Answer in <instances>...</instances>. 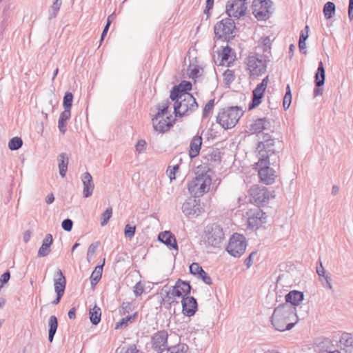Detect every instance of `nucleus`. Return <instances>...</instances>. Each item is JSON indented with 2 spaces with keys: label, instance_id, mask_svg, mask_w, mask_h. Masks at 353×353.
Masks as SVG:
<instances>
[{
  "label": "nucleus",
  "instance_id": "obj_1",
  "mask_svg": "<svg viewBox=\"0 0 353 353\" xmlns=\"http://www.w3.org/2000/svg\"><path fill=\"white\" fill-rule=\"evenodd\" d=\"M261 139L257 143L256 148V157L260 163H264V161H273V163H279V149L281 142L274 138L272 135L268 133L263 132Z\"/></svg>",
  "mask_w": 353,
  "mask_h": 353
},
{
  "label": "nucleus",
  "instance_id": "obj_2",
  "mask_svg": "<svg viewBox=\"0 0 353 353\" xmlns=\"http://www.w3.org/2000/svg\"><path fill=\"white\" fill-rule=\"evenodd\" d=\"M294 317L299 318L296 307L288 303H283L276 307L271 317V323L275 330L283 332L292 329L294 323L291 322Z\"/></svg>",
  "mask_w": 353,
  "mask_h": 353
},
{
  "label": "nucleus",
  "instance_id": "obj_3",
  "mask_svg": "<svg viewBox=\"0 0 353 353\" xmlns=\"http://www.w3.org/2000/svg\"><path fill=\"white\" fill-rule=\"evenodd\" d=\"M243 112L239 106L223 108L219 110L216 121L223 129H231L236 125Z\"/></svg>",
  "mask_w": 353,
  "mask_h": 353
},
{
  "label": "nucleus",
  "instance_id": "obj_4",
  "mask_svg": "<svg viewBox=\"0 0 353 353\" xmlns=\"http://www.w3.org/2000/svg\"><path fill=\"white\" fill-rule=\"evenodd\" d=\"M212 178L207 172L196 173V176L188 183V188L194 197L202 196L210 190Z\"/></svg>",
  "mask_w": 353,
  "mask_h": 353
},
{
  "label": "nucleus",
  "instance_id": "obj_5",
  "mask_svg": "<svg viewBox=\"0 0 353 353\" xmlns=\"http://www.w3.org/2000/svg\"><path fill=\"white\" fill-rule=\"evenodd\" d=\"M236 26L231 17H226L218 21L214 26V32L217 39L230 41L236 35Z\"/></svg>",
  "mask_w": 353,
  "mask_h": 353
},
{
  "label": "nucleus",
  "instance_id": "obj_6",
  "mask_svg": "<svg viewBox=\"0 0 353 353\" xmlns=\"http://www.w3.org/2000/svg\"><path fill=\"white\" fill-rule=\"evenodd\" d=\"M267 59L258 53H250L245 59L246 69L250 77H259L265 72Z\"/></svg>",
  "mask_w": 353,
  "mask_h": 353
},
{
  "label": "nucleus",
  "instance_id": "obj_7",
  "mask_svg": "<svg viewBox=\"0 0 353 353\" xmlns=\"http://www.w3.org/2000/svg\"><path fill=\"white\" fill-rule=\"evenodd\" d=\"M198 108L196 99L192 94H185L183 99L174 103V113L177 117L190 115Z\"/></svg>",
  "mask_w": 353,
  "mask_h": 353
},
{
  "label": "nucleus",
  "instance_id": "obj_8",
  "mask_svg": "<svg viewBox=\"0 0 353 353\" xmlns=\"http://www.w3.org/2000/svg\"><path fill=\"white\" fill-rule=\"evenodd\" d=\"M225 239V234L222 227L217 223H212L206 226L204 233V240L208 245L212 247H219Z\"/></svg>",
  "mask_w": 353,
  "mask_h": 353
},
{
  "label": "nucleus",
  "instance_id": "obj_9",
  "mask_svg": "<svg viewBox=\"0 0 353 353\" xmlns=\"http://www.w3.org/2000/svg\"><path fill=\"white\" fill-rule=\"evenodd\" d=\"M247 242L245 237L240 234H234L226 247L227 252L234 257H240L245 251Z\"/></svg>",
  "mask_w": 353,
  "mask_h": 353
},
{
  "label": "nucleus",
  "instance_id": "obj_10",
  "mask_svg": "<svg viewBox=\"0 0 353 353\" xmlns=\"http://www.w3.org/2000/svg\"><path fill=\"white\" fill-rule=\"evenodd\" d=\"M271 165H279V163H273V161H268L261 164L260 161H257L255 164L260 181L266 185L272 184L276 177L275 170L270 168Z\"/></svg>",
  "mask_w": 353,
  "mask_h": 353
},
{
  "label": "nucleus",
  "instance_id": "obj_11",
  "mask_svg": "<svg viewBox=\"0 0 353 353\" xmlns=\"http://www.w3.org/2000/svg\"><path fill=\"white\" fill-rule=\"evenodd\" d=\"M250 202L257 206L267 204L270 199V192L265 187L253 185L249 190Z\"/></svg>",
  "mask_w": 353,
  "mask_h": 353
},
{
  "label": "nucleus",
  "instance_id": "obj_12",
  "mask_svg": "<svg viewBox=\"0 0 353 353\" xmlns=\"http://www.w3.org/2000/svg\"><path fill=\"white\" fill-rule=\"evenodd\" d=\"M272 6L271 0H254L252 3V14L258 20H266L270 17V10Z\"/></svg>",
  "mask_w": 353,
  "mask_h": 353
},
{
  "label": "nucleus",
  "instance_id": "obj_13",
  "mask_svg": "<svg viewBox=\"0 0 353 353\" xmlns=\"http://www.w3.org/2000/svg\"><path fill=\"white\" fill-rule=\"evenodd\" d=\"M247 10L246 3L237 0H230L225 6V12L229 17L239 19L245 14Z\"/></svg>",
  "mask_w": 353,
  "mask_h": 353
},
{
  "label": "nucleus",
  "instance_id": "obj_14",
  "mask_svg": "<svg viewBox=\"0 0 353 353\" xmlns=\"http://www.w3.org/2000/svg\"><path fill=\"white\" fill-rule=\"evenodd\" d=\"M248 223L250 228H259L266 223L267 215L259 208L250 209L248 212Z\"/></svg>",
  "mask_w": 353,
  "mask_h": 353
},
{
  "label": "nucleus",
  "instance_id": "obj_15",
  "mask_svg": "<svg viewBox=\"0 0 353 353\" xmlns=\"http://www.w3.org/2000/svg\"><path fill=\"white\" fill-rule=\"evenodd\" d=\"M168 332L165 330H161L156 332L151 339L152 349L157 353H161L168 347Z\"/></svg>",
  "mask_w": 353,
  "mask_h": 353
},
{
  "label": "nucleus",
  "instance_id": "obj_16",
  "mask_svg": "<svg viewBox=\"0 0 353 353\" xmlns=\"http://www.w3.org/2000/svg\"><path fill=\"white\" fill-rule=\"evenodd\" d=\"M182 211L188 217L199 216L202 212L199 201L195 199H189L182 205Z\"/></svg>",
  "mask_w": 353,
  "mask_h": 353
},
{
  "label": "nucleus",
  "instance_id": "obj_17",
  "mask_svg": "<svg viewBox=\"0 0 353 353\" xmlns=\"http://www.w3.org/2000/svg\"><path fill=\"white\" fill-rule=\"evenodd\" d=\"M192 287L188 281H182L179 279L172 289V294L175 295L178 298L188 296L190 293Z\"/></svg>",
  "mask_w": 353,
  "mask_h": 353
},
{
  "label": "nucleus",
  "instance_id": "obj_18",
  "mask_svg": "<svg viewBox=\"0 0 353 353\" xmlns=\"http://www.w3.org/2000/svg\"><path fill=\"white\" fill-rule=\"evenodd\" d=\"M182 312L186 316H192L198 308L196 299L193 296L183 297L181 301Z\"/></svg>",
  "mask_w": 353,
  "mask_h": 353
},
{
  "label": "nucleus",
  "instance_id": "obj_19",
  "mask_svg": "<svg viewBox=\"0 0 353 353\" xmlns=\"http://www.w3.org/2000/svg\"><path fill=\"white\" fill-rule=\"evenodd\" d=\"M316 353H327L334 347L332 341L326 337H318L314 339L313 346Z\"/></svg>",
  "mask_w": 353,
  "mask_h": 353
},
{
  "label": "nucleus",
  "instance_id": "obj_20",
  "mask_svg": "<svg viewBox=\"0 0 353 353\" xmlns=\"http://www.w3.org/2000/svg\"><path fill=\"white\" fill-rule=\"evenodd\" d=\"M325 82V69L321 61L319 63L317 71L314 75V83L316 86L314 89L313 94L314 97L321 96L323 94V89L320 87L324 84Z\"/></svg>",
  "mask_w": 353,
  "mask_h": 353
},
{
  "label": "nucleus",
  "instance_id": "obj_21",
  "mask_svg": "<svg viewBox=\"0 0 353 353\" xmlns=\"http://www.w3.org/2000/svg\"><path fill=\"white\" fill-rule=\"evenodd\" d=\"M81 181L83 185V197H90L94 189V183L92 175L88 172L83 173L81 176Z\"/></svg>",
  "mask_w": 353,
  "mask_h": 353
},
{
  "label": "nucleus",
  "instance_id": "obj_22",
  "mask_svg": "<svg viewBox=\"0 0 353 353\" xmlns=\"http://www.w3.org/2000/svg\"><path fill=\"white\" fill-rule=\"evenodd\" d=\"M270 128L271 123L268 119L259 118L250 125L249 130L252 133H260L263 130H270Z\"/></svg>",
  "mask_w": 353,
  "mask_h": 353
},
{
  "label": "nucleus",
  "instance_id": "obj_23",
  "mask_svg": "<svg viewBox=\"0 0 353 353\" xmlns=\"http://www.w3.org/2000/svg\"><path fill=\"white\" fill-rule=\"evenodd\" d=\"M339 343L341 350L345 351L346 353L353 352V334L347 332L343 333Z\"/></svg>",
  "mask_w": 353,
  "mask_h": 353
},
{
  "label": "nucleus",
  "instance_id": "obj_24",
  "mask_svg": "<svg viewBox=\"0 0 353 353\" xmlns=\"http://www.w3.org/2000/svg\"><path fill=\"white\" fill-rule=\"evenodd\" d=\"M158 239L171 249L178 250V245L175 236L170 231L159 233Z\"/></svg>",
  "mask_w": 353,
  "mask_h": 353
},
{
  "label": "nucleus",
  "instance_id": "obj_25",
  "mask_svg": "<svg viewBox=\"0 0 353 353\" xmlns=\"http://www.w3.org/2000/svg\"><path fill=\"white\" fill-rule=\"evenodd\" d=\"M304 294L302 292L297 290L290 291L285 295V303L295 307L303 300Z\"/></svg>",
  "mask_w": 353,
  "mask_h": 353
},
{
  "label": "nucleus",
  "instance_id": "obj_26",
  "mask_svg": "<svg viewBox=\"0 0 353 353\" xmlns=\"http://www.w3.org/2000/svg\"><path fill=\"white\" fill-rule=\"evenodd\" d=\"M54 290L56 293L63 294L65 289L66 280L62 271L58 269L54 274Z\"/></svg>",
  "mask_w": 353,
  "mask_h": 353
},
{
  "label": "nucleus",
  "instance_id": "obj_27",
  "mask_svg": "<svg viewBox=\"0 0 353 353\" xmlns=\"http://www.w3.org/2000/svg\"><path fill=\"white\" fill-rule=\"evenodd\" d=\"M202 137L201 136H194L191 140L189 150V156L194 159L199 154L202 145Z\"/></svg>",
  "mask_w": 353,
  "mask_h": 353
},
{
  "label": "nucleus",
  "instance_id": "obj_28",
  "mask_svg": "<svg viewBox=\"0 0 353 353\" xmlns=\"http://www.w3.org/2000/svg\"><path fill=\"white\" fill-rule=\"evenodd\" d=\"M265 91V89L256 85L252 91V101L249 104V110H252L257 107L261 103Z\"/></svg>",
  "mask_w": 353,
  "mask_h": 353
},
{
  "label": "nucleus",
  "instance_id": "obj_29",
  "mask_svg": "<svg viewBox=\"0 0 353 353\" xmlns=\"http://www.w3.org/2000/svg\"><path fill=\"white\" fill-rule=\"evenodd\" d=\"M172 116L167 117V119H161L158 121V123H155L156 121H153V126L155 131L164 133L168 131L170 128L173 125L174 120L172 121H170Z\"/></svg>",
  "mask_w": 353,
  "mask_h": 353
},
{
  "label": "nucleus",
  "instance_id": "obj_30",
  "mask_svg": "<svg viewBox=\"0 0 353 353\" xmlns=\"http://www.w3.org/2000/svg\"><path fill=\"white\" fill-rule=\"evenodd\" d=\"M53 239L50 234H48L43 240L42 245L39 249L38 256L44 257L48 256L50 252V246L52 244Z\"/></svg>",
  "mask_w": 353,
  "mask_h": 353
},
{
  "label": "nucleus",
  "instance_id": "obj_31",
  "mask_svg": "<svg viewBox=\"0 0 353 353\" xmlns=\"http://www.w3.org/2000/svg\"><path fill=\"white\" fill-rule=\"evenodd\" d=\"M58 161L59 174L61 177H65L68 170V165L69 163V159L67 154L65 152L61 153L58 156Z\"/></svg>",
  "mask_w": 353,
  "mask_h": 353
},
{
  "label": "nucleus",
  "instance_id": "obj_32",
  "mask_svg": "<svg viewBox=\"0 0 353 353\" xmlns=\"http://www.w3.org/2000/svg\"><path fill=\"white\" fill-rule=\"evenodd\" d=\"M58 327V320L55 316H51L48 320V340L52 342Z\"/></svg>",
  "mask_w": 353,
  "mask_h": 353
},
{
  "label": "nucleus",
  "instance_id": "obj_33",
  "mask_svg": "<svg viewBox=\"0 0 353 353\" xmlns=\"http://www.w3.org/2000/svg\"><path fill=\"white\" fill-rule=\"evenodd\" d=\"M105 263V259H103V264L95 267L94 271L90 276V283L92 287H94L101 279L103 267Z\"/></svg>",
  "mask_w": 353,
  "mask_h": 353
},
{
  "label": "nucleus",
  "instance_id": "obj_34",
  "mask_svg": "<svg viewBox=\"0 0 353 353\" xmlns=\"http://www.w3.org/2000/svg\"><path fill=\"white\" fill-rule=\"evenodd\" d=\"M71 112L63 111L59 116L58 121V128L63 134H64L67 130L66 121L70 118Z\"/></svg>",
  "mask_w": 353,
  "mask_h": 353
},
{
  "label": "nucleus",
  "instance_id": "obj_35",
  "mask_svg": "<svg viewBox=\"0 0 353 353\" xmlns=\"http://www.w3.org/2000/svg\"><path fill=\"white\" fill-rule=\"evenodd\" d=\"M170 104V102L169 99L165 100L162 101L161 103H159L157 105V109L158 112L152 118V121H157L160 117H162L163 115H165L168 112V109L169 108Z\"/></svg>",
  "mask_w": 353,
  "mask_h": 353
},
{
  "label": "nucleus",
  "instance_id": "obj_36",
  "mask_svg": "<svg viewBox=\"0 0 353 353\" xmlns=\"http://www.w3.org/2000/svg\"><path fill=\"white\" fill-rule=\"evenodd\" d=\"M309 25L306 24L305 29L301 32L299 41V51L301 53H306V44L305 41L307 39L309 34Z\"/></svg>",
  "mask_w": 353,
  "mask_h": 353
},
{
  "label": "nucleus",
  "instance_id": "obj_37",
  "mask_svg": "<svg viewBox=\"0 0 353 353\" xmlns=\"http://www.w3.org/2000/svg\"><path fill=\"white\" fill-rule=\"evenodd\" d=\"M89 315L90 322L92 323V325H98L101 321V308L95 305L92 308L90 309Z\"/></svg>",
  "mask_w": 353,
  "mask_h": 353
},
{
  "label": "nucleus",
  "instance_id": "obj_38",
  "mask_svg": "<svg viewBox=\"0 0 353 353\" xmlns=\"http://www.w3.org/2000/svg\"><path fill=\"white\" fill-rule=\"evenodd\" d=\"M137 316V312L132 315L127 316L124 318H122L119 321H118L115 324V329H122L128 326L129 323H132L135 321V319Z\"/></svg>",
  "mask_w": 353,
  "mask_h": 353
},
{
  "label": "nucleus",
  "instance_id": "obj_39",
  "mask_svg": "<svg viewBox=\"0 0 353 353\" xmlns=\"http://www.w3.org/2000/svg\"><path fill=\"white\" fill-rule=\"evenodd\" d=\"M259 48H261L263 50V56L265 58L268 59L269 56L270 54V49H271V41L270 37H265L261 39V46H259Z\"/></svg>",
  "mask_w": 353,
  "mask_h": 353
},
{
  "label": "nucleus",
  "instance_id": "obj_40",
  "mask_svg": "<svg viewBox=\"0 0 353 353\" xmlns=\"http://www.w3.org/2000/svg\"><path fill=\"white\" fill-rule=\"evenodd\" d=\"M336 6L333 2L328 1L323 6V14L326 19H331L335 13Z\"/></svg>",
  "mask_w": 353,
  "mask_h": 353
},
{
  "label": "nucleus",
  "instance_id": "obj_41",
  "mask_svg": "<svg viewBox=\"0 0 353 353\" xmlns=\"http://www.w3.org/2000/svg\"><path fill=\"white\" fill-rule=\"evenodd\" d=\"M177 163L173 165H169L166 170V172L170 177V181L174 180L176 179V172L179 169V165L182 161V159L180 158L177 159Z\"/></svg>",
  "mask_w": 353,
  "mask_h": 353
},
{
  "label": "nucleus",
  "instance_id": "obj_42",
  "mask_svg": "<svg viewBox=\"0 0 353 353\" xmlns=\"http://www.w3.org/2000/svg\"><path fill=\"white\" fill-rule=\"evenodd\" d=\"M183 98H184L183 93L176 87V85H174L170 91V99L172 101L178 103L180 100L183 99Z\"/></svg>",
  "mask_w": 353,
  "mask_h": 353
},
{
  "label": "nucleus",
  "instance_id": "obj_43",
  "mask_svg": "<svg viewBox=\"0 0 353 353\" xmlns=\"http://www.w3.org/2000/svg\"><path fill=\"white\" fill-rule=\"evenodd\" d=\"M72 101H73V94L70 92H65L63 100V105L64 108L63 111L66 112H71V107L72 105Z\"/></svg>",
  "mask_w": 353,
  "mask_h": 353
},
{
  "label": "nucleus",
  "instance_id": "obj_44",
  "mask_svg": "<svg viewBox=\"0 0 353 353\" xmlns=\"http://www.w3.org/2000/svg\"><path fill=\"white\" fill-rule=\"evenodd\" d=\"M189 347L186 344L179 343L175 346L169 347L168 353H188Z\"/></svg>",
  "mask_w": 353,
  "mask_h": 353
},
{
  "label": "nucleus",
  "instance_id": "obj_45",
  "mask_svg": "<svg viewBox=\"0 0 353 353\" xmlns=\"http://www.w3.org/2000/svg\"><path fill=\"white\" fill-rule=\"evenodd\" d=\"M23 141L20 137H13L8 143V148L11 150H17L21 148Z\"/></svg>",
  "mask_w": 353,
  "mask_h": 353
},
{
  "label": "nucleus",
  "instance_id": "obj_46",
  "mask_svg": "<svg viewBox=\"0 0 353 353\" xmlns=\"http://www.w3.org/2000/svg\"><path fill=\"white\" fill-rule=\"evenodd\" d=\"M205 159L210 163H219L221 161L220 152L213 150L205 157Z\"/></svg>",
  "mask_w": 353,
  "mask_h": 353
},
{
  "label": "nucleus",
  "instance_id": "obj_47",
  "mask_svg": "<svg viewBox=\"0 0 353 353\" xmlns=\"http://www.w3.org/2000/svg\"><path fill=\"white\" fill-rule=\"evenodd\" d=\"M175 295L172 294V290L168 292L163 299L164 304H168L169 307L172 305L177 304L179 302L175 300Z\"/></svg>",
  "mask_w": 353,
  "mask_h": 353
},
{
  "label": "nucleus",
  "instance_id": "obj_48",
  "mask_svg": "<svg viewBox=\"0 0 353 353\" xmlns=\"http://www.w3.org/2000/svg\"><path fill=\"white\" fill-rule=\"evenodd\" d=\"M61 1L59 2L54 1L53 3V5L52 6L50 10H49V19H52L53 18H55L57 15V13L60 9V7L61 6Z\"/></svg>",
  "mask_w": 353,
  "mask_h": 353
},
{
  "label": "nucleus",
  "instance_id": "obj_49",
  "mask_svg": "<svg viewBox=\"0 0 353 353\" xmlns=\"http://www.w3.org/2000/svg\"><path fill=\"white\" fill-rule=\"evenodd\" d=\"M176 87L183 93L184 96L190 94L188 92L192 89V83L190 81H183L179 85H176Z\"/></svg>",
  "mask_w": 353,
  "mask_h": 353
},
{
  "label": "nucleus",
  "instance_id": "obj_50",
  "mask_svg": "<svg viewBox=\"0 0 353 353\" xmlns=\"http://www.w3.org/2000/svg\"><path fill=\"white\" fill-rule=\"evenodd\" d=\"M112 207H109L101 214V225L102 226H104L108 223V221L110 220V219L112 216Z\"/></svg>",
  "mask_w": 353,
  "mask_h": 353
},
{
  "label": "nucleus",
  "instance_id": "obj_51",
  "mask_svg": "<svg viewBox=\"0 0 353 353\" xmlns=\"http://www.w3.org/2000/svg\"><path fill=\"white\" fill-rule=\"evenodd\" d=\"M214 106V99H210L205 105L203 111V118H207L212 112Z\"/></svg>",
  "mask_w": 353,
  "mask_h": 353
},
{
  "label": "nucleus",
  "instance_id": "obj_52",
  "mask_svg": "<svg viewBox=\"0 0 353 353\" xmlns=\"http://www.w3.org/2000/svg\"><path fill=\"white\" fill-rule=\"evenodd\" d=\"M235 79L234 72L233 70L227 69L223 73V80L225 83L230 85Z\"/></svg>",
  "mask_w": 353,
  "mask_h": 353
},
{
  "label": "nucleus",
  "instance_id": "obj_53",
  "mask_svg": "<svg viewBox=\"0 0 353 353\" xmlns=\"http://www.w3.org/2000/svg\"><path fill=\"white\" fill-rule=\"evenodd\" d=\"M136 232V226L131 225L130 224H127L125 226L124 229V234L126 238L132 239L135 234Z\"/></svg>",
  "mask_w": 353,
  "mask_h": 353
},
{
  "label": "nucleus",
  "instance_id": "obj_54",
  "mask_svg": "<svg viewBox=\"0 0 353 353\" xmlns=\"http://www.w3.org/2000/svg\"><path fill=\"white\" fill-rule=\"evenodd\" d=\"M99 245V242L92 243L90 245L88 252H87V259L90 262V258L94 255L96 252L97 249L98 248Z\"/></svg>",
  "mask_w": 353,
  "mask_h": 353
},
{
  "label": "nucleus",
  "instance_id": "obj_55",
  "mask_svg": "<svg viewBox=\"0 0 353 353\" xmlns=\"http://www.w3.org/2000/svg\"><path fill=\"white\" fill-rule=\"evenodd\" d=\"M198 279H201L205 284L211 285L212 283L210 276L204 271L203 269L196 276Z\"/></svg>",
  "mask_w": 353,
  "mask_h": 353
},
{
  "label": "nucleus",
  "instance_id": "obj_56",
  "mask_svg": "<svg viewBox=\"0 0 353 353\" xmlns=\"http://www.w3.org/2000/svg\"><path fill=\"white\" fill-rule=\"evenodd\" d=\"M232 52V48L229 46H226L223 48L220 56L221 57L222 61H228L230 57V54Z\"/></svg>",
  "mask_w": 353,
  "mask_h": 353
},
{
  "label": "nucleus",
  "instance_id": "obj_57",
  "mask_svg": "<svg viewBox=\"0 0 353 353\" xmlns=\"http://www.w3.org/2000/svg\"><path fill=\"white\" fill-rule=\"evenodd\" d=\"M202 269V267L198 263H192L189 267L190 274L194 276H197Z\"/></svg>",
  "mask_w": 353,
  "mask_h": 353
},
{
  "label": "nucleus",
  "instance_id": "obj_58",
  "mask_svg": "<svg viewBox=\"0 0 353 353\" xmlns=\"http://www.w3.org/2000/svg\"><path fill=\"white\" fill-rule=\"evenodd\" d=\"M320 281L325 288L332 290V279L330 275L326 274Z\"/></svg>",
  "mask_w": 353,
  "mask_h": 353
},
{
  "label": "nucleus",
  "instance_id": "obj_59",
  "mask_svg": "<svg viewBox=\"0 0 353 353\" xmlns=\"http://www.w3.org/2000/svg\"><path fill=\"white\" fill-rule=\"evenodd\" d=\"M292 94L291 92H285L283 101V106L285 110H288L291 104Z\"/></svg>",
  "mask_w": 353,
  "mask_h": 353
},
{
  "label": "nucleus",
  "instance_id": "obj_60",
  "mask_svg": "<svg viewBox=\"0 0 353 353\" xmlns=\"http://www.w3.org/2000/svg\"><path fill=\"white\" fill-rule=\"evenodd\" d=\"M146 145L147 143L145 140H139L135 145L136 151L139 154L143 152L145 150Z\"/></svg>",
  "mask_w": 353,
  "mask_h": 353
},
{
  "label": "nucleus",
  "instance_id": "obj_61",
  "mask_svg": "<svg viewBox=\"0 0 353 353\" xmlns=\"http://www.w3.org/2000/svg\"><path fill=\"white\" fill-rule=\"evenodd\" d=\"M62 228L67 232H70L72 229L73 221L70 219H65L62 221Z\"/></svg>",
  "mask_w": 353,
  "mask_h": 353
},
{
  "label": "nucleus",
  "instance_id": "obj_62",
  "mask_svg": "<svg viewBox=\"0 0 353 353\" xmlns=\"http://www.w3.org/2000/svg\"><path fill=\"white\" fill-rule=\"evenodd\" d=\"M214 6V0H206L205 8L203 10V13L206 14L207 19L210 16V10H212Z\"/></svg>",
  "mask_w": 353,
  "mask_h": 353
},
{
  "label": "nucleus",
  "instance_id": "obj_63",
  "mask_svg": "<svg viewBox=\"0 0 353 353\" xmlns=\"http://www.w3.org/2000/svg\"><path fill=\"white\" fill-rule=\"evenodd\" d=\"M256 251L252 252L249 256L245 259L244 264L247 268H250L253 264L254 257L256 255Z\"/></svg>",
  "mask_w": 353,
  "mask_h": 353
},
{
  "label": "nucleus",
  "instance_id": "obj_64",
  "mask_svg": "<svg viewBox=\"0 0 353 353\" xmlns=\"http://www.w3.org/2000/svg\"><path fill=\"white\" fill-rule=\"evenodd\" d=\"M132 310V304L129 302H123L121 305V308L119 310V312L121 314H125V313H129Z\"/></svg>",
  "mask_w": 353,
  "mask_h": 353
}]
</instances>
